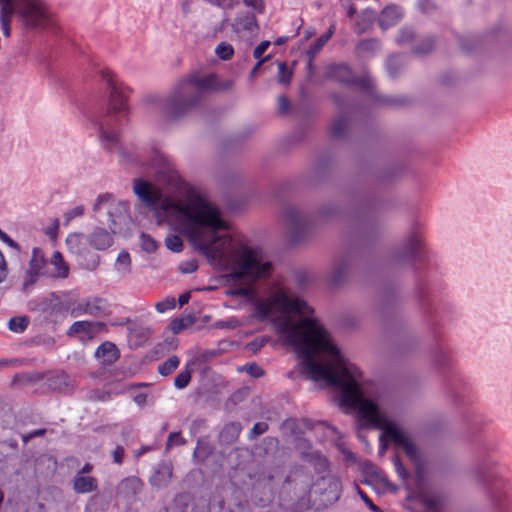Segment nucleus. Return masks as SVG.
Masks as SVG:
<instances>
[{
	"label": "nucleus",
	"mask_w": 512,
	"mask_h": 512,
	"mask_svg": "<svg viewBox=\"0 0 512 512\" xmlns=\"http://www.w3.org/2000/svg\"><path fill=\"white\" fill-rule=\"evenodd\" d=\"M401 67V59L399 55H391L386 62V68L391 77H396Z\"/></svg>",
	"instance_id": "2f4dec72"
},
{
	"label": "nucleus",
	"mask_w": 512,
	"mask_h": 512,
	"mask_svg": "<svg viewBox=\"0 0 512 512\" xmlns=\"http://www.w3.org/2000/svg\"><path fill=\"white\" fill-rule=\"evenodd\" d=\"M179 358L177 356L169 357L165 362L159 365L158 372L162 376L170 375L179 366Z\"/></svg>",
	"instance_id": "a878e982"
},
{
	"label": "nucleus",
	"mask_w": 512,
	"mask_h": 512,
	"mask_svg": "<svg viewBox=\"0 0 512 512\" xmlns=\"http://www.w3.org/2000/svg\"><path fill=\"white\" fill-rule=\"evenodd\" d=\"M84 236L79 233H72L69 234L66 239V244L68 246V249L72 253L79 254L81 253V245L83 244Z\"/></svg>",
	"instance_id": "cd10ccee"
},
{
	"label": "nucleus",
	"mask_w": 512,
	"mask_h": 512,
	"mask_svg": "<svg viewBox=\"0 0 512 512\" xmlns=\"http://www.w3.org/2000/svg\"><path fill=\"white\" fill-rule=\"evenodd\" d=\"M270 58V55H267L266 57H264L263 59H258V62L256 63V65L254 66V68L252 69L251 71V76H253L256 71L261 67V65L267 61L268 59Z\"/></svg>",
	"instance_id": "0e129e2a"
},
{
	"label": "nucleus",
	"mask_w": 512,
	"mask_h": 512,
	"mask_svg": "<svg viewBox=\"0 0 512 512\" xmlns=\"http://www.w3.org/2000/svg\"><path fill=\"white\" fill-rule=\"evenodd\" d=\"M248 294L247 288H239L231 292V295L234 296H246Z\"/></svg>",
	"instance_id": "69168bd1"
},
{
	"label": "nucleus",
	"mask_w": 512,
	"mask_h": 512,
	"mask_svg": "<svg viewBox=\"0 0 512 512\" xmlns=\"http://www.w3.org/2000/svg\"><path fill=\"white\" fill-rule=\"evenodd\" d=\"M166 247L173 252H181L183 250V242L177 235H169L165 239Z\"/></svg>",
	"instance_id": "72a5a7b5"
},
{
	"label": "nucleus",
	"mask_w": 512,
	"mask_h": 512,
	"mask_svg": "<svg viewBox=\"0 0 512 512\" xmlns=\"http://www.w3.org/2000/svg\"><path fill=\"white\" fill-rule=\"evenodd\" d=\"M290 109V101L285 95L278 97V112L282 115L287 114Z\"/></svg>",
	"instance_id": "603ef678"
},
{
	"label": "nucleus",
	"mask_w": 512,
	"mask_h": 512,
	"mask_svg": "<svg viewBox=\"0 0 512 512\" xmlns=\"http://www.w3.org/2000/svg\"><path fill=\"white\" fill-rule=\"evenodd\" d=\"M185 439L181 436L180 432H172L168 436L166 448L170 449L173 445H183L185 444Z\"/></svg>",
	"instance_id": "a18cd8bd"
},
{
	"label": "nucleus",
	"mask_w": 512,
	"mask_h": 512,
	"mask_svg": "<svg viewBox=\"0 0 512 512\" xmlns=\"http://www.w3.org/2000/svg\"><path fill=\"white\" fill-rule=\"evenodd\" d=\"M190 292H184L182 293L179 298H178V302H179V305L180 306H183L185 304H187L190 300Z\"/></svg>",
	"instance_id": "e2e57ef3"
},
{
	"label": "nucleus",
	"mask_w": 512,
	"mask_h": 512,
	"mask_svg": "<svg viewBox=\"0 0 512 512\" xmlns=\"http://www.w3.org/2000/svg\"><path fill=\"white\" fill-rule=\"evenodd\" d=\"M99 137L105 149L117 152L123 158L126 157L125 150L119 145L118 133L114 129H110L107 123L99 124Z\"/></svg>",
	"instance_id": "ddd939ff"
},
{
	"label": "nucleus",
	"mask_w": 512,
	"mask_h": 512,
	"mask_svg": "<svg viewBox=\"0 0 512 512\" xmlns=\"http://www.w3.org/2000/svg\"><path fill=\"white\" fill-rule=\"evenodd\" d=\"M141 247L145 252L153 253L158 249V243L150 235L141 233Z\"/></svg>",
	"instance_id": "7c9ffc66"
},
{
	"label": "nucleus",
	"mask_w": 512,
	"mask_h": 512,
	"mask_svg": "<svg viewBox=\"0 0 512 512\" xmlns=\"http://www.w3.org/2000/svg\"><path fill=\"white\" fill-rule=\"evenodd\" d=\"M197 269H198V262L194 259L184 261L179 266V270L185 274L193 273Z\"/></svg>",
	"instance_id": "49530a36"
},
{
	"label": "nucleus",
	"mask_w": 512,
	"mask_h": 512,
	"mask_svg": "<svg viewBox=\"0 0 512 512\" xmlns=\"http://www.w3.org/2000/svg\"><path fill=\"white\" fill-rule=\"evenodd\" d=\"M133 190L136 196L148 206H157L161 201L162 194L159 189L152 186L147 181L135 179Z\"/></svg>",
	"instance_id": "9d476101"
},
{
	"label": "nucleus",
	"mask_w": 512,
	"mask_h": 512,
	"mask_svg": "<svg viewBox=\"0 0 512 512\" xmlns=\"http://www.w3.org/2000/svg\"><path fill=\"white\" fill-rule=\"evenodd\" d=\"M325 77L343 85L354 86L362 90H371L374 86L369 76L356 77L345 63L331 64L326 67Z\"/></svg>",
	"instance_id": "0eeeda50"
},
{
	"label": "nucleus",
	"mask_w": 512,
	"mask_h": 512,
	"mask_svg": "<svg viewBox=\"0 0 512 512\" xmlns=\"http://www.w3.org/2000/svg\"><path fill=\"white\" fill-rule=\"evenodd\" d=\"M377 102H379L380 104L389 105V106H401V105H404L407 103V99L406 98H392V97L384 96V97L378 98Z\"/></svg>",
	"instance_id": "79ce46f5"
},
{
	"label": "nucleus",
	"mask_w": 512,
	"mask_h": 512,
	"mask_svg": "<svg viewBox=\"0 0 512 512\" xmlns=\"http://www.w3.org/2000/svg\"><path fill=\"white\" fill-rule=\"evenodd\" d=\"M0 20H11L15 11H17V4L14 0H0Z\"/></svg>",
	"instance_id": "393cba45"
},
{
	"label": "nucleus",
	"mask_w": 512,
	"mask_h": 512,
	"mask_svg": "<svg viewBox=\"0 0 512 512\" xmlns=\"http://www.w3.org/2000/svg\"><path fill=\"white\" fill-rule=\"evenodd\" d=\"M2 241L6 243L9 247L19 250L18 243L7 234H5V236L2 238Z\"/></svg>",
	"instance_id": "680f3d73"
},
{
	"label": "nucleus",
	"mask_w": 512,
	"mask_h": 512,
	"mask_svg": "<svg viewBox=\"0 0 512 512\" xmlns=\"http://www.w3.org/2000/svg\"><path fill=\"white\" fill-rule=\"evenodd\" d=\"M191 381V371L189 369H185L181 371L174 379V385L178 389H184L188 386Z\"/></svg>",
	"instance_id": "473e14b6"
},
{
	"label": "nucleus",
	"mask_w": 512,
	"mask_h": 512,
	"mask_svg": "<svg viewBox=\"0 0 512 512\" xmlns=\"http://www.w3.org/2000/svg\"><path fill=\"white\" fill-rule=\"evenodd\" d=\"M93 466L90 463H86L78 473H82V475L89 474L92 472Z\"/></svg>",
	"instance_id": "338daca9"
},
{
	"label": "nucleus",
	"mask_w": 512,
	"mask_h": 512,
	"mask_svg": "<svg viewBox=\"0 0 512 512\" xmlns=\"http://www.w3.org/2000/svg\"><path fill=\"white\" fill-rule=\"evenodd\" d=\"M216 55L224 61L230 60L234 55V48L227 42H221L215 49Z\"/></svg>",
	"instance_id": "c85d7f7f"
},
{
	"label": "nucleus",
	"mask_w": 512,
	"mask_h": 512,
	"mask_svg": "<svg viewBox=\"0 0 512 512\" xmlns=\"http://www.w3.org/2000/svg\"><path fill=\"white\" fill-rule=\"evenodd\" d=\"M124 455H125L124 448L120 445H117L112 453L113 461L116 464L121 465L123 463Z\"/></svg>",
	"instance_id": "5fc2aeb1"
},
{
	"label": "nucleus",
	"mask_w": 512,
	"mask_h": 512,
	"mask_svg": "<svg viewBox=\"0 0 512 512\" xmlns=\"http://www.w3.org/2000/svg\"><path fill=\"white\" fill-rule=\"evenodd\" d=\"M101 78L108 84L110 88L108 108L109 116L119 113H127V99L130 89L123 83L118 82L113 72L108 69L101 71Z\"/></svg>",
	"instance_id": "423d86ee"
},
{
	"label": "nucleus",
	"mask_w": 512,
	"mask_h": 512,
	"mask_svg": "<svg viewBox=\"0 0 512 512\" xmlns=\"http://www.w3.org/2000/svg\"><path fill=\"white\" fill-rule=\"evenodd\" d=\"M324 486V493H327L328 501H337L340 497L342 485L337 477H322L319 483Z\"/></svg>",
	"instance_id": "412c9836"
},
{
	"label": "nucleus",
	"mask_w": 512,
	"mask_h": 512,
	"mask_svg": "<svg viewBox=\"0 0 512 512\" xmlns=\"http://www.w3.org/2000/svg\"><path fill=\"white\" fill-rule=\"evenodd\" d=\"M424 505L432 510H436L439 506V500L432 497H427L424 499Z\"/></svg>",
	"instance_id": "bf43d9fd"
},
{
	"label": "nucleus",
	"mask_w": 512,
	"mask_h": 512,
	"mask_svg": "<svg viewBox=\"0 0 512 512\" xmlns=\"http://www.w3.org/2000/svg\"><path fill=\"white\" fill-rule=\"evenodd\" d=\"M173 470L171 465L162 463L159 464L150 479V484L155 487L166 486L172 478Z\"/></svg>",
	"instance_id": "6ab92c4d"
},
{
	"label": "nucleus",
	"mask_w": 512,
	"mask_h": 512,
	"mask_svg": "<svg viewBox=\"0 0 512 512\" xmlns=\"http://www.w3.org/2000/svg\"><path fill=\"white\" fill-rule=\"evenodd\" d=\"M275 308L287 314L310 315L314 313V309L305 300L291 298L284 292H278L269 299L259 300L255 304L256 313L261 319L268 318Z\"/></svg>",
	"instance_id": "20e7f679"
},
{
	"label": "nucleus",
	"mask_w": 512,
	"mask_h": 512,
	"mask_svg": "<svg viewBox=\"0 0 512 512\" xmlns=\"http://www.w3.org/2000/svg\"><path fill=\"white\" fill-rule=\"evenodd\" d=\"M379 48V41L375 39L363 40L358 44V49L361 51H373Z\"/></svg>",
	"instance_id": "de8ad7c7"
},
{
	"label": "nucleus",
	"mask_w": 512,
	"mask_h": 512,
	"mask_svg": "<svg viewBox=\"0 0 512 512\" xmlns=\"http://www.w3.org/2000/svg\"><path fill=\"white\" fill-rule=\"evenodd\" d=\"M278 82L281 84H289L292 79V71L288 68L286 62L278 63Z\"/></svg>",
	"instance_id": "c756f323"
},
{
	"label": "nucleus",
	"mask_w": 512,
	"mask_h": 512,
	"mask_svg": "<svg viewBox=\"0 0 512 512\" xmlns=\"http://www.w3.org/2000/svg\"><path fill=\"white\" fill-rule=\"evenodd\" d=\"M242 3L254 13L262 14L265 11L264 0H242Z\"/></svg>",
	"instance_id": "4c0bfd02"
},
{
	"label": "nucleus",
	"mask_w": 512,
	"mask_h": 512,
	"mask_svg": "<svg viewBox=\"0 0 512 512\" xmlns=\"http://www.w3.org/2000/svg\"><path fill=\"white\" fill-rule=\"evenodd\" d=\"M421 248V239L418 235L413 234L409 237L407 243H406V251L411 256L415 255L420 251Z\"/></svg>",
	"instance_id": "f704fd0d"
},
{
	"label": "nucleus",
	"mask_w": 512,
	"mask_h": 512,
	"mask_svg": "<svg viewBox=\"0 0 512 512\" xmlns=\"http://www.w3.org/2000/svg\"><path fill=\"white\" fill-rule=\"evenodd\" d=\"M241 431L242 425L240 422H230L226 424L220 432V442L227 445L235 443Z\"/></svg>",
	"instance_id": "aec40b11"
},
{
	"label": "nucleus",
	"mask_w": 512,
	"mask_h": 512,
	"mask_svg": "<svg viewBox=\"0 0 512 512\" xmlns=\"http://www.w3.org/2000/svg\"><path fill=\"white\" fill-rule=\"evenodd\" d=\"M348 129V121L344 117H340L333 121L331 125V135L334 138L343 137Z\"/></svg>",
	"instance_id": "bb28decb"
},
{
	"label": "nucleus",
	"mask_w": 512,
	"mask_h": 512,
	"mask_svg": "<svg viewBox=\"0 0 512 512\" xmlns=\"http://www.w3.org/2000/svg\"><path fill=\"white\" fill-rule=\"evenodd\" d=\"M394 467H395V470L397 472V474L402 478V479H406L408 477V472L406 471V469L404 468L403 464L401 463L400 459L398 458V456H395L394 458Z\"/></svg>",
	"instance_id": "4d7b16f0"
},
{
	"label": "nucleus",
	"mask_w": 512,
	"mask_h": 512,
	"mask_svg": "<svg viewBox=\"0 0 512 512\" xmlns=\"http://www.w3.org/2000/svg\"><path fill=\"white\" fill-rule=\"evenodd\" d=\"M358 494L361 497V499L365 502V504L369 507L370 510L373 512H380V509L378 506H376L373 501L368 497V495L358 488Z\"/></svg>",
	"instance_id": "6e6d98bb"
},
{
	"label": "nucleus",
	"mask_w": 512,
	"mask_h": 512,
	"mask_svg": "<svg viewBox=\"0 0 512 512\" xmlns=\"http://www.w3.org/2000/svg\"><path fill=\"white\" fill-rule=\"evenodd\" d=\"M51 264L55 269V276L57 278L65 279L69 275V266L65 262L63 255L59 251H55L52 258Z\"/></svg>",
	"instance_id": "5701e85b"
},
{
	"label": "nucleus",
	"mask_w": 512,
	"mask_h": 512,
	"mask_svg": "<svg viewBox=\"0 0 512 512\" xmlns=\"http://www.w3.org/2000/svg\"><path fill=\"white\" fill-rule=\"evenodd\" d=\"M434 48V40L426 38L422 41L421 45L414 48L413 52L417 55H425L431 52Z\"/></svg>",
	"instance_id": "e433bc0d"
},
{
	"label": "nucleus",
	"mask_w": 512,
	"mask_h": 512,
	"mask_svg": "<svg viewBox=\"0 0 512 512\" xmlns=\"http://www.w3.org/2000/svg\"><path fill=\"white\" fill-rule=\"evenodd\" d=\"M203 1L212 6H215V7L224 9V10H230L238 3V0H203Z\"/></svg>",
	"instance_id": "58836bf2"
},
{
	"label": "nucleus",
	"mask_w": 512,
	"mask_h": 512,
	"mask_svg": "<svg viewBox=\"0 0 512 512\" xmlns=\"http://www.w3.org/2000/svg\"><path fill=\"white\" fill-rule=\"evenodd\" d=\"M98 481L95 477L82 475L77 473L73 480V489L76 493L85 494L96 491Z\"/></svg>",
	"instance_id": "f3484780"
},
{
	"label": "nucleus",
	"mask_w": 512,
	"mask_h": 512,
	"mask_svg": "<svg viewBox=\"0 0 512 512\" xmlns=\"http://www.w3.org/2000/svg\"><path fill=\"white\" fill-rule=\"evenodd\" d=\"M111 198H112V195L108 194V193L99 195L94 204V211H98L101 208V204L104 202L110 201Z\"/></svg>",
	"instance_id": "13d9d810"
},
{
	"label": "nucleus",
	"mask_w": 512,
	"mask_h": 512,
	"mask_svg": "<svg viewBox=\"0 0 512 512\" xmlns=\"http://www.w3.org/2000/svg\"><path fill=\"white\" fill-rule=\"evenodd\" d=\"M270 46V41L268 40H264L262 41L260 44H258L256 46V48L254 49L253 51V57L255 59H262V55L264 54V52L269 48Z\"/></svg>",
	"instance_id": "864d4df0"
},
{
	"label": "nucleus",
	"mask_w": 512,
	"mask_h": 512,
	"mask_svg": "<svg viewBox=\"0 0 512 512\" xmlns=\"http://www.w3.org/2000/svg\"><path fill=\"white\" fill-rule=\"evenodd\" d=\"M47 259L42 249L34 247L32 250L29 267L26 272V283H34L45 274Z\"/></svg>",
	"instance_id": "9b49d317"
},
{
	"label": "nucleus",
	"mask_w": 512,
	"mask_h": 512,
	"mask_svg": "<svg viewBox=\"0 0 512 512\" xmlns=\"http://www.w3.org/2000/svg\"><path fill=\"white\" fill-rule=\"evenodd\" d=\"M279 332L287 335L290 344L302 357V372L314 381L325 380L329 385L341 389L340 406L358 410L359 416L369 424L381 428V450L386 449L384 438L402 447L410 459H416L417 449L413 442L393 423L386 422L377 405L362 397L356 381L360 371L350 366L340 350L329 337L327 330L316 318H304L291 325L288 319L281 321Z\"/></svg>",
	"instance_id": "f257e3e1"
},
{
	"label": "nucleus",
	"mask_w": 512,
	"mask_h": 512,
	"mask_svg": "<svg viewBox=\"0 0 512 512\" xmlns=\"http://www.w3.org/2000/svg\"><path fill=\"white\" fill-rule=\"evenodd\" d=\"M285 218L293 241L302 240L311 227L308 217L296 208H288L285 212Z\"/></svg>",
	"instance_id": "1a4fd4ad"
},
{
	"label": "nucleus",
	"mask_w": 512,
	"mask_h": 512,
	"mask_svg": "<svg viewBox=\"0 0 512 512\" xmlns=\"http://www.w3.org/2000/svg\"><path fill=\"white\" fill-rule=\"evenodd\" d=\"M3 35L9 37L11 35V20H0Z\"/></svg>",
	"instance_id": "052dcab7"
},
{
	"label": "nucleus",
	"mask_w": 512,
	"mask_h": 512,
	"mask_svg": "<svg viewBox=\"0 0 512 512\" xmlns=\"http://www.w3.org/2000/svg\"><path fill=\"white\" fill-rule=\"evenodd\" d=\"M46 433V429H37L30 432V437H40Z\"/></svg>",
	"instance_id": "774afa93"
},
{
	"label": "nucleus",
	"mask_w": 512,
	"mask_h": 512,
	"mask_svg": "<svg viewBox=\"0 0 512 512\" xmlns=\"http://www.w3.org/2000/svg\"><path fill=\"white\" fill-rule=\"evenodd\" d=\"M336 30V24L333 23L329 26L328 30L321 35L316 41L309 47L307 55L309 56L310 63L313 58L322 50L327 42L332 38Z\"/></svg>",
	"instance_id": "4be33fe9"
},
{
	"label": "nucleus",
	"mask_w": 512,
	"mask_h": 512,
	"mask_svg": "<svg viewBox=\"0 0 512 512\" xmlns=\"http://www.w3.org/2000/svg\"><path fill=\"white\" fill-rule=\"evenodd\" d=\"M106 324L104 322H91L81 320L74 322L67 331L69 337L75 335H83L88 339H93L98 333L106 331Z\"/></svg>",
	"instance_id": "f8f14e48"
},
{
	"label": "nucleus",
	"mask_w": 512,
	"mask_h": 512,
	"mask_svg": "<svg viewBox=\"0 0 512 512\" xmlns=\"http://www.w3.org/2000/svg\"><path fill=\"white\" fill-rule=\"evenodd\" d=\"M17 14L29 29H44L51 20L48 6L43 0H17Z\"/></svg>",
	"instance_id": "39448f33"
},
{
	"label": "nucleus",
	"mask_w": 512,
	"mask_h": 512,
	"mask_svg": "<svg viewBox=\"0 0 512 512\" xmlns=\"http://www.w3.org/2000/svg\"><path fill=\"white\" fill-rule=\"evenodd\" d=\"M256 14L257 13L251 11L237 16L232 25L233 31L238 34L243 32H256L259 29Z\"/></svg>",
	"instance_id": "4468645a"
},
{
	"label": "nucleus",
	"mask_w": 512,
	"mask_h": 512,
	"mask_svg": "<svg viewBox=\"0 0 512 512\" xmlns=\"http://www.w3.org/2000/svg\"><path fill=\"white\" fill-rule=\"evenodd\" d=\"M188 326L183 318H176L170 322V329L174 334H178Z\"/></svg>",
	"instance_id": "3c124183"
},
{
	"label": "nucleus",
	"mask_w": 512,
	"mask_h": 512,
	"mask_svg": "<svg viewBox=\"0 0 512 512\" xmlns=\"http://www.w3.org/2000/svg\"><path fill=\"white\" fill-rule=\"evenodd\" d=\"M29 325L27 316L12 317L8 322V328L14 333H23Z\"/></svg>",
	"instance_id": "b1692460"
},
{
	"label": "nucleus",
	"mask_w": 512,
	"mask_h": 512,
	"mask_svg": "<svg viewBox=\"0 0 512 512\" xmlns=\"http://www.w3.org/2000/svg\"><path fill=\"white\" fill-rule=\"evenodd\" d=\"M84 213V207L83 206H76L73 209L67 211L64 215L65 218V224H69L71 220H73L76 217L82 216Z\"/></svg>",
	"instance_id": "09e8293b"
},
{
	"label": "nucleus",
	"mask_w": 512,
	"mask_h": 512,
	"mask_svg": "<svg viewBox=\"0 0 512 512\" xmlns=\"http://www.w3.org/2000/svg\"><path fill=\"white\" fill-rule=\"evenodd\" d=\"M413 38H414L413 29L409 28V27H404L403 29H401L396 41L398 44H405V43H409L410 41H412Z\"/></svg>",
	"instance_id": "ea45409f"
},
{
	"label": "nucleus",
	"mask_w": 512,
	"mask_h": 512,
	"mask_svg": "<svg viewBox=\"0 0 512 512\" xmlns=\"http://www.w3.org/2000/svg\"><path fill=\"white\" fill-rule=\"evenodd\" d=\"M95 357L104 365H112L120 358V351L113 342L105 341L97 347Z\"/></svg>",
	"instance_id": "dca6fc26"
},
{
	"label": "nucleus",
	"mask_w": 512,
	"mask_h": 512,
	"mask_svg": "<svg viewBox=\"0 0 512 512\" xmlns=\"http://www.w3.org/2000/svg\"><path fill=\"white\" fill-rule=\"evenodd\" d=\"M245 371L254 378L262 377L265 371L256 363L246 364L244 366Z\"/></svg>",
	"instance_id": "c03bdc74"
},
{
	"label": "nucleus",
	"mask_w": 512,
	"mask_h": 512,
	"mask_svg": "<svg viewBox=\"0 0 512 512\" xmlns=\"http://www.w3.org/2000/svg\"><path fill=\"white\" fill-rule=\"evenodd\" d=\"M109 310V303L101 297H88L77 302L70 310L72 317L91 315L94 317L106 316Z\"/></svg>",
	"instance_id": "6e6552de"
},
{
	"label": "nucleus",
	"mask_w": 512,
	"mask_h": 512,
	"mask_svg": "<svg viewBox=\"0 0 512 512\" xmlns=\"http://www.w3.org/2000/svg\"><path fill=\"white\" fill-rule=\"evenodd\" d=\"M403 17V9L395 4L386 6L380 15L379 26L383 30L396 25Z\"/></svg>",
	"instance_id": "2eb2a0df"
},
{
	"label": "nucleus",
	"mask_w": 512,
	"mask_h": 512,
	"mask_svg": "<svg viewBox=\"0 0 512 512\" xmlns=\"http://www.w3.org/2000/svg\"><path fill=\"white\" fill-rule=\"evenodd\" d=\"M176 307V300L174 297H166L164 300L156 303L155 309L159 313H164L166 311L172 310Z\"/></svg>",
	"instance_id": "c9c22d12"
},
{
	"label": "nucleus",
	"mask_w": 512,
	"mask_h": 512,
	"mask_svg": "<svg viewBox=\"0 0 512 512\" xmlns=\"http://www.w3.org/2000/svg\"><path fill=\"white\" fill-rule=\"evenodd\" d=\"M90 244L97 250H105L113 243L111 234L104 228H96L89 236Z\"/></svg>",
	"instance_id": "a211bd4d"
},
{
	"label": "nucleus",
	"mask_w": 512,
	"mask_h": 512,
	"mask_svg": "<svg viewBox=\"0 0 512 512\" xmlns=\"http://www.w3.org/2000/svg\"><path fill=\"white\" fill-rule=\"evenodd\" d=\"M178 209L193 223L186 230L188 240L211 265L222 271L231 269L228 277L233 280H257L270 275L272 264L260 262L253 249L236 245L228 235L217 236L216 232L227 229V224L204 198L195 196Z\"/></svg>",
	"instance_id": "f03ea898"
},
{
	"label": "nucleus",
	"mask_w": 512,
	"mask_h": 512,
	"mask_svg": "<svg viewBox=\"0 0 512 512\" xmlns=\"http://www.w3.org/2000/svg\"><path fill=\"white\" fill-rule=\"evenodd\" d=\"M230 87H232L231 81L219 84L217 75L214 73L204 77L198 74H191L177 83L167 100L164 113L169 119H178L196 107L206 92L226 90Z\"/></svg>",
	"instance_id": "7ed1b4c3"
},
{
	"label": "nucleus",
	"mask_w": 512,
	"mask_h": 512,
	"mask_svg": "<svg viewBox=\"0 0 512 512\" xmlns=\"http://www.w3.org/2000/svg\"><path fill=\"white\" fill-rule=\"evenodd\" d=\"M9 274L8 262L0 250V284L3 283Z\"/></svg>",
	"instance_id": "8fccbe9b"
},
{
	"label": "nucleus",
	"mask_w": 512,
	"mask_h": 512,
	"mask_svg": "<svg viewBox=\"0 0 512 512\" xmlns=\"http://www.w3.org/2000/svg\"><path fill=\"white\" fill-rule=\"evenodd\" d=\"M116 263L119 267H122L124 271L129 270V267L131 265L130 254L127 251H121L118 254Z\"/></svg>",
	"instance_id": "a19ab883"
},
{
	"label": "nucleus",
	"mask_w": 512,
	"mask_h": 512,
	"mask_svg": "<svg viewBox=\"0 0 512 512\" xmlns=\"http://www.w3.org/2000/svg\"><path fill=\"white\" fill-rule=\"evenodd\" d=\"M268 430V424L266 422H257L253 425L250 431V439H254Z\"/></svg>",
	"instance_id": "37998d69"
}]
</instances>
